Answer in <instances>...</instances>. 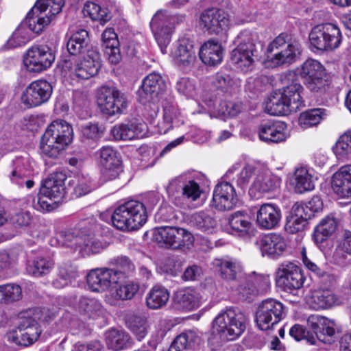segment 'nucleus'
Here are the masks:
<instances>
[{"label":"nucleus","instance_id":"f257e3e1","mask_svg":"<svg viewBox=\"0 0 351 351\" xmlns=\"http://www.w3.org/2000/svg\"><path fill=\"white\" fill-rule=\"evenodd\" d=\"M51 319L52 315L47 309L36 308L21 312L18 325L8 335V339L16 345L29 347L40 338L43 332L40 324Z\"/></svg>","mask_w":351,"mask_h":351},{"label":"nucleus","instance_id":"f03ea898","mask_svg":"<svg viewBox=\"0 0 351 351\" xmlns=\"http://www.w3.org/2000/svg\"><path fill=\"white\" fill-rule=\"evenodd\" d=\"M73 128L64 120L53 121L42 136L40 149L43 156L56 158L71 143Z\"/></svg>","mask_w":351,"mask_h":351},{"label":"nucleus","instance_id":"7ed1b4c3","mask_svg":"<svg viewBox=\"0 0 351 351\" xmlns=\"http://www.w3.org/2000/svg\"><path fill=\"white\" fill-rule=\"evenodd\" d=\"M247 323L246 315L238 308L222 310L213 322L214 332L221 339L234 341L245 330Z\"/></svg>","mask_w":351,"mask_h":351},{"label":"nucleus","instance_id":"20e7f679","mask_svg":"<svg viewBox=\"0 0 351 351\" xmlns=\"http://www.w3.org/2000/svg\"><path fill=\"white\" fill-rule=\"evenodd\" d=\"M147 215L144 204L130 200L119 206L112 215L114 227L119 230H136L146 222Z\"/></svg>","mask_w":351,"mask_h":351},{"label":"nucleus","instance_id":"39448f33","mask_svg":"<svg viewBox=\"0 0 351 351\" xmlns=\"http://www.w3.org/2000/svg\"><path fill=\"white\" fill-rule=\"evenodd\" d=\"M287 34H281L268 46L267 58L274 65L290 64L295 62L302 53V45L298 40H288Z\"/></svg>","mask_w":351,"mask_h":351},{"label":"nucleus","instance_id":"423d86ee","mask_svg":"<svg viewBox=\"0 0 351 351\" xmlns=\"http://www.w3.org/2000/svg\"><path fill=\"white\" fill-rule=\"evenodd\" d=\"M153 240L160 247L185 251L194 243L195 239L186 229L176 226H160L153 230Z\"/></svg>","mask_w":351,"mask_h":351},{"label":"nucleus","instance_id":"0eeeda50","mask_svg":"<svg viewBox=\"0 0 351 351\" xmlns=\"http://www.w3.org/2000/svg\"><path fill=\"white\" fill-rule=\"evenodd\" d=\"M184 21V16L170 14L159 10L152 17L150 27L161 52L167 53V48L171 39V35L176 25Z\"/></svg>","mask_w":351,"mask_h":351},{"label":"nucleus","instance_id":"6e6552de","mask_svg":"<svg viewBox=\"0 0 351 351\" xmlns=\"http://www.w3.org/2000/svg\"><path fill=\"white\" fill-rule=\"evenodd\" d=\"M342 35L337 25L325 23L315 25L310 31L308 40L313 50L330 51L338 48Z\"/></svg>","mask_w":351,"mask_h":351},{"label":"nucleus","instance_id":"1a4fd4ad","mask_svg":"<svg viewBox=\"0 0 351 351\" xmlns=\"http://www.w3.org/2000/svg\"><path fill=\"white\" fill-rule=\"evenodd\" d=\"M62 67L68 70L73 77L89 79L96 75L101 68L100 53L95 48L88 49L82 58L65 60Z\"/></svg>","mask_w":351,"mask_h":351},{"label":"nucleus","instance_id":"9d476101","mask_svg":"<svg viewBox=\"0 0 351 351\" xmlns=\"http://www.w3.org/2000/svg\"><path fill=\"white\" fill-rule=\"evenodd\" d=\"M239 45L231 53V62L236 69L247 72L252 70L258 49L254 36L247 31L238 36Z\"/></svg>","mask_w":351,"mask_h":351},{"label":"nucleus","instance_id":"9b49d317","mask_svg":"<svg viewBox=\"0 0 351 351\" xmlns=\"http://www.w3.org/2000/svg\"><path fill=\"white\" fill-rule=\"evenodd\" d=\"M64 0H38L27 15L29 28L40 32L51 21V17L60 13Z\"/></svg>","mask_w":351,"mask_h":351},{"label":"nucleus","instance_id":"f8f14e48","mask_svg":"<svg viewBox=\"0 0 351 351\" xmlns=\"http://www.w3.org/2000/svg\"><path fill=\"white\" fill-rule=\"evenodd\" d=\"M166 189L169 196L178 206L182 204L181 198L194 202L202 193L199 184L188 174H181L170 180Z\"/></svg>","mask_w":351,"mask_h":351},{"label":"nucleus","instance_id":"ddd939ff","mask_svg":"<svg viewBox=\"0 0 351 351\" xmlns=\"http://www.w3.org/2000/svg\"><path fill=\"white\" fill-rule=\"evenodd\" d=\"M285 316V306L273 298L263 300L256 312V322L258 328L267 330L277 324Z\"/></svg>","mask_w":351,"mask_h":351},{"label":"nucleus","instance_id":"4468645a","mask_svg":"<svg viewBox=\"0 0 351 351\" xmlns=\"http://www.w3.org/2000/svg\"><path fill=\"white\" fill-rule=\"evenodd\" d=\"M300 75L307 89L312 93L326 90L328 82L323 65L314 59H307L300 66Z\"/></svg>","mask_w":351,"mask_h":351},{"label":"nucleus","instance_id":"2eb2a0df","mask_svg":"<svg viewBox=\"0 0 351 351\" xmlns=\"http://www.w3.org/2000/svg\"><path fill=\"white\" fill-rule=\"evenodd\" d=\"M55 60L53 50L47 45H34L27 50L24 65L29 72L40 73L50 67Z\"/></svg>","mask_w":351,"mask_h":351},{"label":"nucleus","instance_id":"dca6fc26","mask_svg":"<svg viewBox=\"0 0 351 351\" xmlns=\"http://www.w3.org/2000/svg\"><path fill=\"white\" fill-rule=\"evenodd\" d=\"M97 102L101 110L108 115L121 114L128 107L125 95L114 88H102Z\"/></svg>","mask_w":351,"mask_h":351},{"label":"nucleus","instance_id":"f3484780","mask_svg":"<svg viewBox=\"0 0 351 351\" xmlns=\"http://www.w3.org/2000/svg\"><path fill=\"white\" fill-rule=\"evenodd\" d=\"M304 277L299 266L292 262L282 263L276 271V285L285 291L300 289Z\"/></svg>","mask_w":351,"mask_h":351},{"label":"nucleus","instance_id":"a211bd4d","mask_svg":"<svg viewBox=\"0 0 351 351\" xmlns=\"http://www.w3.org/2000/svg\"><path fill=\"white\" fill-rule=\"evenodd\" d=\"M101 166V176L105 181L117 178L121 171L119 154L112 147L104 146L95 153Z\"/></svg>","mask_w":351,"mask_h":351},{"label":"nucleus","instance_id":"6ab92c4d","mask_svg":"<svg viewBox=\"0 0 351 351\" xmlns=\"http://www.w3.org/2000/svg\"><path fill=\"white\" fill-rule=\"evenodd\" d=\"M230 16L224 10L216 8L205 10L200 15L199 25L210 34H219L227 31Z\"/></svg>","mask_w":351,"mask_h":351},{"label":"nucleus","instance_id":"aec40b11","mask_svg":"<svg viewBox=\"0 0 351 351\" xmlns=\"http://www.w3.org/2000/svg\"><path fill=\"white\" fill-rule=\"evenodd\" d=\"M52 92V86L47 81L36 80L26 88L22 101L29 108L38 106L49 100Z\"/></svg>","mask_w":351,"mask_h":351},{"label":"nucleus","instance_id":"412c9836","mask_svg":"<svg viewBox=\"0 0 351 351\" xmlns=\"http://www.w3.org/2000/svg\"><path fill=\"white\" fill-rule=\"evenodd\" d=\"M119 273L112 269L97 268L92 269L87 275V284L94 291H104L119 283Z\"/></svg>","mask_w":351,"mask_h":351},{"label":"nucleus","instance_id":"4be33fe9","mask_svg":"<svg viewBox=\"0 0 351 351\" xmlns=\"http://www.w3.org/2000/svg\"><path fill=\"white\" fill-rule=\"evenodd\" d=\"M238 197L234 186L228 182L218 183L213 191L212 204L219 210H230L235 207Z\"/></svg>","mask_w":351,"mask_h":351},{"label":"nucleus","instance_id":"5701e85b","mask_svg":"<svg viewBox=\"0 0 351 351\" xmlns=\"http://www.w3.org/2000/svg\"><path fill=\"white\" fill-rule=\"evenodd\" d=\"M202 297L199 291L192 288L177 291L172 301L173 308L180 311H191L200 306Z\"/></svg>","mask_w":351,"mask_h":351},{"label":"nucleus","instance_id":"b1692460","mask_svg":"<svg viewBox=\"0 0 351 351\" xmlns=\"http://www.w3.org/2000/svg\"><path fill=\"white\" fill-rule=\"evenodd\" d=\"M32 171L29 169L28 162L23 158H16L12 163V169L8 175L10 182L19 187L25 186L27 189H32L34 181L30 178Z\"/></svg>","mask_w":351,"mask_h":351},{"label":"nucleus","instance_id":"393cba45","mask_svg":"<svg viewBox=\"0 0 351 351\" xmlns=\"http://www.w3.org/2000/svg\"><path fill=\"white\" fill-rule=\"evenodd\" d=\"M256 244L263 256L267 255L273 258L281 256L287 248L285 239L275 233L263 235L256 242Z\"/></svg>","mask_w":351,"mask_h":351},{"label":"nucleus","instance_id":"a878e982","mask_svg":"<svg viewBox=\"0 0 351 351\" xmlns=\"http://www.w3.org/2000/svg\"><path fill=\"white\" fill-rule=\"evenodd\" d=\"M166 88L162 77L158 73H150L144 78L141 88L138 90L142 102L149 101L154 97L163 95L162 93Z\"/></svg>","mask_w":351,"mask_h":351},{"label":"nucleus","instance_id":"bb28decb","mask_svg":"<svg viewBox=\"0 0 351 351\" xmlns=\"http://www.w3.org/2000/svg\"><path fill=\"white\" fill-rule=\"evenodd\" d=\"M308 303L312 308L319 310L340 305L342 301L332 289L323 287L313 293Z\"/></svg>","mask_w":351,"mask_h":351},{"label":"nucleus","instance_id":"cd10ccee","mask_svg":"<svg viewBox=\"0 0 351 351\" xmlns=\"http://www.w3.org/2000/svg\"><path fill=\"white\" fill-rule=\"evenodd\" d=\"M281 180L269 172H262L256 177L250 189V193L258 198L261 195L273 192L279 188Z\"/></svg>","mask_w":351,"mask_h":351},{"label":"nucleus","instance_id":"c85d7f7f","mask_svg":"<svg viewBox=\"0 0 351 351\" xmlns=\"http://www.w3.org/2000/svg\"><path fill=\"white\" fill-rule=\"evenodd\" d=\"M287 125L284 122H267L261 124L258 129L259 138L264 142L278 143L286 140Z\"/></svg>","mask_w":351,"mask_h":351},{"label":"nucleus","instance_id":"c756f323","mask_svg":"<svg viewBox=\"0 0 351 351\" xmlns=\"http://www.w3.org/2000/svg\"><path fill=\"white\" fill-rule=\"evenodd\" d=\"M270 288V278L268 275L253 273L247 280V285H241L239 288V293L246 298L256 293H265Z\"/></svg>","mask_w":351,"mask_h":351},{"label":"nucleus","instance_id":"7c9ffc66","mask_svg":"<svg viewBox=\"0 0 351 351\" xmlns=\"http://www.w3.org/2000/svg\"><path fill=\"white\" fill-rule=\"evenodd\" d=\"M160 99L163 111V121L164 123L167 124L166 128L162 132L165 134L173 125L178 126L180 123H183V121L178 119L180 112L175 101V98L172 95L165 93L160 96Z\"/></svg>","mask_w":351,"mask_h":351},{"label":"nucleus","instance_id":"2f4dec72","mask_svg":"<svg viewBox=\"0 0 351 351\" xmlns=\"http://www.w3.org/2000/svg\"><path fill=\"white\" fill-rule=\"evenodd\" d=\"M145 130V123L131 121L115 125L111 130V134L116 140L128 141L143 137Z\"/></svg>","mask_w":351,"mask_h":351},{"label":"nucleus","instance_id":"473e14b6","mask_svg":"<svg viewBox=\"0 0 351 351\" xmlns=\"http://www.w3.org/2000/svg\"><path fill=\"white\" fill-rule=\"evenodd\" d=\"M280 218L281 211L277 206L264 204L257 212L256 223L260 228L270 230L278 225Z\"/></svg>","mask_w":351,"mask_h":351},{"label":"nucleus","instance_id":"72a5a7b5","mask_svg":"<svg viewBox=\"0 0 351 351\" xmlns=\"http://www.w3.org/2000/svg\"><path fill=\"white\" fill-rule=\"evenodd\" d=\"M66 179V176L62 172L52 173L45 180L40 188L42 194L52 199L61 198L65 193L64 182Z\"/></svg>","mask_w":351,"mask_h":351},{"label":"nucleus","instance_id":"f704fd0d","mask_svg":"<svg viewBox=\"0 0 351 351\" xmlns=\"http://www.w3.org/2000/svg\"><path fill=\"white\" fill-rule=\"evenodd\" d=\"M280 90L273 92L265 103L267 113L274 115H285L292 110V107Z\"/></svg>","mask_w":351,"mask_h":351},{"label":"nucleus","instance_id":"c9c22d12","mask_svg":"<svg viewBox=\"0 0 351 351\" xmlns=\"http://www.w3.org/2000/svg\"><path fill=\"white\" fill-rule=\"evenodd\" d=\"M199 58L207 65L215 66L223 60V49L221 44L215 40H209L200 48Z\"/></svg>","mask_w":351,"mask_h":351},{"label":"nucleus","instance_id":"e433bc0d","mask_svg":"<svg viewBox=\"0 0 351 351\" xmlns=\"http://www.w3.org/2000/svg\"><path fill=\"white\" fill-rule=\"evenodd\" d=\"M288 80L291 84L281 91L292 107V110L296 111L303 103L302 93L304 88L294 73H289Z\"/></svg>","mask_w":351,"mask_h":351},{"label":"nucleus","instance_id":"4c0bfd02","mask_svg":"<svg viewBox=\"0 0 351 351\" xmlns=\"http://www.w3.org/2000/svg\"><path fill=\"white\" fill-rule=\"evenodd\" d=\"M339 219L332 213L326 216L316 226L313 238L317 243H322L332 236L337 230Z\"/></svg>","mask_w":351,"mask_h":351},{"label":"nucleus","instance_id":"58836bf2","mask_svg":"<svg viewBox=\"0 0 351 351\" xmlns=\"http://www.w3.org/2000/svg\"><path fill=\"white\" fill-rule=\"evenodd\" d=\"M332 189L341 198L351 197V178L344 166L332 176Z\"/></svg>","mask_w":351,"mask_h":351},{"label":"nucleus","instance_id":"ea45409f","mask_svg":"<svg viewBox=\"0 0 351 351\" xmlns=\"http://www.w3.org/2000/svg\"><path fill=\"white\" fill-rule=\"evenodd\" d=\"M173 60L179 66H188L195 60L193 45L187 40H180L173 53Z\"/></svg>","mask_w":351,"mask_h":351},{"label":"nucleus","instance_id":"a19ab883","mask_svg":"<svg viewBox=\"0 0 351 351\" xmlns=\"http://www.w3.org/2000/svg\"><path fill=\"white\" fill-rule=\"evenodd\" d=\"M213 265L220 273L222 278L233 280L241 272V266L239 262L232 258H216Z\"/></svg>","mask_w":351,"mask_h":351},{"label":"nucleus","instance_id":"79ce46f5","mask_svg":"<svg viewBox=\"0 0 351 351\" xmlns=\"http://www.w3.org/2000/svg\"><path fill=\"white\" fill-rule=\"evenodd\" d=\"M84 234L78 229L61 230L56 234V241L62 246L80 250L82 246Z\"/></svg>","mask_w":351,"mask_h":351},{"label":"nucleus","instance_id":"37998d69","mask_svg":"<svg viewBox=\"0 0 351 351\" xmlns=\"http://www.w3.org/2000/svg\"><path fill=\"white\" fill-rule=\"evenodd\" d=\"M200 338L195 330H186L174 339L169 348V351H183L193 348L195 345L199 344Z\"/></svg>","mask_w":351,"mask_h":351},{"label":"nucleus","instance_id":"c03bdc74","mask_svg":"<svg viewBox=\"0 0 351 351\" xmlns=\"http://www.w3.org/2000/svg\"><path fill=\"white\" fill-rule=\"evenodd\" d=\"M169 299V291L162 286L156 285L147 293L146 303L149 308L158 309L165 306Z\"/></svg>","mask_w":351,"mask_h":351},{"label":"nucleus","instance_id":"a18cd8bd","mask_svg":"<svg viewBox=\"0 0 351 351\" xmlns=\"http://www.w3.org/2000/svg\"><path fill=\"white\" fill-rule=\"evenodd\" d=\"M327 116L326 110L313 108L302 112L298 118V124L302 129L317 125Z\"/></svg>","mask_w":351,"mask_h":351},{"label":"nucleus","instance_id":"49530a36","mask_svg":"<svg viewBox=\"0 0 351 351\" xmlns=\"http://www.w3.org/2000/svg\"><path fill=\"white\" fill-rule=\"evenodd\" d=\"M295 189L302 193L314 189L315 183L312 174L305 167L298 168L294 173Z\"/></svg>","mask_w":351,"mask_h":351},{"label":"nucleus","instance_id":"de8ad7c7","mask_svg":"<svg viewBox=\"0 0 351 351\" xmlns=\"http://www.w3.org/2000/svg\"><path fill=\"white\" fill-rule=\"evenodd\" d=\"M190 223L195 228L208 233L213 232L217 225L215 219L206 211L193 214L190 219Z\"/></svg>","mask_w":351,"mask_h":351},{"label":"nucleus","instance_id":"09e8293b","mask_svg":"<svg viewBox=\"0 0 351 351\" xmlns=\"http://www.w3.org/2000/svg\"><path fill=\"white\" fill-rule=\"evenodd\" d=\"M29 31L34 32L29 28L26 18L8 40L6 44L8 48H16L25 45L31 38ZM35 33L36 32H35Z\"/></svg>","mask_w":351,"mask_h":351},{"label":"nucleus","instance_id":"8fccbe9b","mask_svg":"<svg viewBox=\"0 0 351 351\" xmlns=\"http://www.w3.org/2000/svg\"><path fill=\"white\" fill-rule=\"evenodd\" d=\"M106 343L109 348L118 351L128 348L130 337L125 331L110 330L106 333Z\"/></svg>","mask_w":351,"mask_h":351},{"label":"nucleus","instance_id":"3c124183","mask_svg":"<svg viewBox=\"0 0 351 351\" xmlns=\"http://www.w3.org/2000/svg\"><path fill=\"white\" fill-rule=\"evenodd\" d=\"M229 224L232 230L240 235H245L251 227L250 216L244 211H237L230 216Z\"/></svg>","mask_w":351,"mask_h":351},{"label":"nucleus","instance_id":"603ef678","mask_svg":"<svg viewBox=\"0 0 351 351\" xmlns=\"http://www.w3.org/2000/svg\"><path fill=\"white\" fill-rule=\"evenodd\" d=\"M88 32L80 29L75 32L66 43V48L71 55L75 56L82 52L88 44Z\"/></svg>","mask_w":351,"mask_h":351},{"label":"nucleus","instance_id":"864d4df0","mask_svg":"<svg viewBox=\"0 0 351 351\" xmlns=\"http://www.w3.org/2000/svg\"><path fill=\"white\" fill-rule=\"evenodd\" d=\"M127 326L138 341H142L148 333L149 325L145 317L133 315L128 319Z\"/></svg>","mask_w":351,"mask_h":351},{"label":"nucleus","instance_id":"5fc2aeb1","mask_svg":"<svg viewBox=\"0 0 351 351\" xmlns=\"http://www.w3.org/2000/svg\"><path fill=\"white\" fill-rule=\"evenodd\" d=\"M22 298V289L15 283L0 285V303L10 304Z\"/></svg>","mask_w":351,"mask_h":351},{"label":"nucleus","instance_id":"6e6d98bb","mask_svg":"<svg viewBox=\"0 0 351 351\" xmlns=\"http://www.w3.org/2000/svg\"><path fill=\"white\" fill-rule=\"evenodd\" d=\"M79 308L81 311L93 318L104 315L106 312L101 303L95 298H81L79 303Z\"/></svg>","mask_w":351,"mask_h":351},{"label":"nucleus","instance_id":"4d7b16f0","mask_svg":"<svg viewBox=\"0 0 351 351\" xmlns=\"http://www.w3.org/2000/svg\"><path fill=\"white\" fill-rule=\"evenodd\" d=\"M351 255V231L345 230L333 254L335 261L339 264Z\"/></svg>","mask_w":351,"mask_h":351},{"label":"nucleus","instance_id":"13d9d810","mask_svg":"<svg viewBox=\"0 0 351 351\" xmlns=\"http://www.w3.org/2000/svg\"><path fill=\"white\" fill-rule=\"evenodd\" d=\"M83 12L85 16H90L93 21H99L101 24L106 23L111 18L110 13L107 8H102L93 2L86 3Z\"/></svg>","mask_w":351,"mask_h":351},{"label":"nucleus","instance_id":"bf43d9fd","mask_svg":"<svg viewBox=\"0 0 351 351\" xmlns=\"http://www.w3.org/2000/svg\"><path fill=\"white\" fill-rule=\"evenodd\" d=\"M333 152L340 160L348 159L351 156V131L344 132L338 138Z\"/></svg>","mask_w":351,"mask_h":351},{"label":"nucleus","instance_id":"052dcab7","mask_svg":"<svg viewBox=\"0 0 351 351\" xmlns=\"http://www.w3.org/2000/svg\"><path fill=\"white\" fill-rule=\"evenodd\" d=\"M58 276L64 282L59 285L58 280L53 282V285L61 288L78 276L77 268L70 262L61 264L58 267Z\"/></svg>","mask_w":351,"mask_h":351},{"label":"nucleus","instance_id":"680f3d73","mask_svg":"<svg viewBox=\"0 0 351 351\" xmlns=\"http://www.w3.org/2000/svg\"><path fill=\"white\" fill-rule=\"evenodd\" d=\"M53 266V263L45 258H37L27 267V271L32 276L40 277L48 274Z\"/></svg>","mask_w":351,"mask_h":351},{"label":"nucleus","instance_id":"e2e57ef3","mask_svg":"<svg viewBox=\"0 0 351 351\" xmlns=\"http://www.w3.org/2000/svg\"><path fill=\"white\" fill-rule=\"evenodd\" d=\"M114 263L116 269H112L114 271L119 273L122 276H119V282L121 283L134 270V265L132 261L126 256H119L114 259Z\"/></svg>","mask_w":351,"mask_h":351},{"label":"nucleus","instance_id":"0e129e2a","mask_svg":"<svg viewBox=\"0 0 351 351\" xmlns=\"http://www.w3.org/2000/svg\"><path fill=\"white\" fill-rule=\"evenodd\" d=\"M119 287L116 289L115 297L120 300H131L137 293L139 289V286L137 283L128 281L118 283Z\"/></svg>","mask_w":351,"mask_h":351},{"label":"nucleus","instance_id":"69168bd1","mask_svg":"<svg viewBox=\"0 0 351 351\" xmlns=\"http://www.w3.org/2000/svg\"><path fill=\"white\" fill-rule=\"evenodd\" d=\"M315 339L326 344L334 343L337 340V335L333 322L326 319L324 326H322L321 329L317 331Z\"/></svg>","mask_w":351,"mask_h":351},{"label":"nucleus","instance_id":"338daca9","mask_svg":"<svg viewBox=\"0 0 351 351\" xmlns=\"http://www.w3.org/2000/svg\"><path fill=\"white\" fill-rule=\"evenodd\" d=\"M242 110L241 103L221 101L218 106L217 113L221 117H233L239 114Z\"/></svg>","mask_w":351,"mask_h":351},{"label":"nucleus","instance_id":"774afa93","mask_svg":"<svg viewBox=\"0 0 351 351\" xmlns=\"http://www.w3.org/2000/svg\"><path fill=\"white\" fill-rule=\"evenodd\" d=\"M82 246L80 248V252H84L86 254H97L105 247L99 239L92 237L90 234H84Z\"/></svg>","mask_w":351,"mask_h":351}]
</instances>
